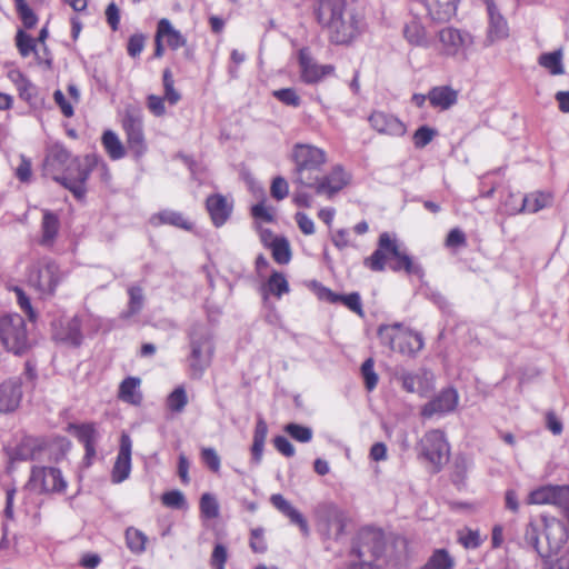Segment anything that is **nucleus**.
Segmentation results:
<instances>
[{
	"instance_id": "f03ea898",
	"label": "nucleus",
	"mask_w": 569,
	"mask_h": 569,
	"mask_svg": "<svg viewBox=\"0 0 569 569\" xmlns=\"http://www.w3.org/2000/svg\"><path fill=\"white\" fill-rule=\"evenodd\" d=\"M187 365L189 377L199 380L211 366L216 353V341L212 329L204 323H193L187 331Z\"/></svg>"
},
{
	"instance_id": "7c9ffc66",
	"label": "nucleus",
	"mask_w": 569,
	"mask_h": 569,
	"mask_svg": "<svg viewBox=\"0 0 569 569\" xmlns=\"http://www.w3.org/2000/svg\"><path fill=\"white\" fill-rule=\"evenodd\" d=\"M16 44L19 50V53L22 57L26 58L33 52L36 54V58H37L39 64L43 66L47 69L51 68L52 58L44 57L43 54H41L40 49H38L36 39H33L31 36H29L24 31L19 30L17 32Z\"/></svg>"
},
{
	"instance_id": "393cba45",
	"label": "nucleus",
	"mask_w": 569,
	"mask_h": 569,
	"mask_svg": "<svg viewBox=\"0 0 569 569\" xmlns=\"http://www.w3.org/2000/svg\"><path fill=\"white\" fill-rule=\"evenodd\" d=\"M488 11V31H487V43L492 44L496 41L503 40L509 36V27L506 19L498 11L492 0H486Z\"/></svg>"
},
{
	"instance_id": "c9c22d12",
	"label": "nucleus",
	"mask_w": 569,
	"mask_h": 569,
	"mask_svg": "<svg viewBox=\"0 0 569 569\" xmlns=\"http://www.w3.org/2000/svg\"><path fill=\"white\" fill-rule=\"evenodd\" d=\"M405 328L402 323L381 325L378 328V337L381 343L391 351H396L399 340H403Z\"/></svg>"
},
{
	"instance_id": "1a4fd4ad",
	"label": "nucleus",
	"mask_w": 569,
	"mask_h": 569,
	"mask_svg": "<svg viewBox=\"0 0 569 569\" xmlns=\"http://www.w3.org/2000/svg\"><path fill=\"white\" fill-rule=\"evenodd\" d=\"M387 550V539L382 529L366 527L355 538L350 555L358 559L380 560Z\"/></svg>"
},
{
	"instance_id": "09e8293b",
	"label": "nucleus",
	"mask_w": 569,
	"mask_h": 569,
	"mask_svg": "<svg viewBox=\"0 0 569 569\" xmlns=\"http://www.w3.org/2000/svg\"><path fill=\"white\" fill-rule=\"evenodd\" d=\"M10 78L14 82L21 99L28 103H32L31 100L36 94V87L19 71L11 72Z\"/></svg>"
},
{
	"instance_id": "a19ab883",
	"label": "nucleus",
	"mask_w": 569,
	"mask_h": 569,
	"mask_svg": "<svg viewBox=\"0 0 569 569\" xmlns=\"http://www.w3.org/2000/svg\"><path fill=\"white\" fill-rule=\"evenodd\" d=\"M549 503L560 507L569 523V486L549 485Z\"/></svg>"
},
{
	"instance_id": "680f3d73",
	"label": "nucleus",
	"mask_w": 569,
	"mask_h": 569,
	"mask_svg": "<svg viewBox=\"0 0 569 569\" xmlns=\"http://www.w3.org/2000/svg\"><path fill=\"white\" fill-rule=\"evenodd\" d=\"M228 550L222 543H216L210 557V566L212 569H226L228 561Z\"/></svg>"
},
{
	"instance_id": "2eb2a0df",
	"label": "nucleus",
	"mask_w": 569,
	"mask_h": 569,
	"mask_svg": "<svg viewBox=\"0 0 569 569\" xmlns=\"http://www.w3.org/2000/svg\"><path fill=\"white\" fill-rule=\"evenodd\" d=\"M74 157L62 143L56 142L51 144L48 147L43 160V176L54 181Z\"/></svg>"
},
{
	"instance_id": "2f4dec72",
	"label": "nucleus",
	"mask_w": 569,
	"mask_h": 569,
	"mask_svg": "<svg viewBox=\"0 0 569 569\" xmlns=\"http://www.w3.org/2000/svg\"><path fill=\"white\" fill-rule=\"evenodd\" d=\"M403 37L409 44L421 48H428L432 41L431 36L417 18H412L406 23L403 28Z\"/></svg>"
},
{
	"instance_id": "79ce46f5",
	"label": "nucleus",
	"mask_w": 569,
	"mask_h": 569,
	"mask_svg": "<svg viewBox=\"0 0 569 569\" xmlns=\"http://www.w3.org/2000/svg\"><path fill=\"white\" fill-rule=\"evenodd\" d=\"M101 140L106 152L112 160H119L126 156L122 142L112 130H106Z\"/></svg>"
},
{
	"instance_id": "0e129e2a",
	"label": "nucleus",
	"mask_w": 569,
	"mask_h": 569,
	"mask_svg": "<svg viewBox=\"0 0 569 569\" xmlns=\"http://www.w3.org/2000/svg\"><path fill=\"white\" fill-rule=\"evenodd\" d=\"M445 244L449 249H459L467 246V238L460 228H453L447 234Z\"/></svg>"
},
{
	"instance_id": "5701e85b",
	"label": "nucleus",
	"mask_w": 569,
	"mask_h": 569,
	"mask_svg": "<svg viewBox=\"0 0 569 569\" xmlns=\"http://www.w3.org/2000/svg\"><path fill=\"white\" fill-rule=\"evenodd\" d=\"M368 120L371 127L379 133L399 137L406 132L402 121L386 110H375Z\"/></svg>"
},
{
	"instance_id": "4c0bfd02",
	"label": "nucleus",
	"mask_w": 569,
	"mask_h": 569,
	"mask_svg": "<svg viewBox=\"0 0 569 569\" xmlns=\"http://www.w3.org/2000/svg\"><path fill=\"white\" fill-rule=\"evenodd\" d=\"M538 63L551 76H561L565 73L562 49L540 54L538 58Z\"/></svg>"
},
{
	"instance_id": "49530a36",
	"label": "nucleus",
	"mask_w": 569,
	"mask_h": 569,
	"mask_svg": "<svg viewBox=\"0 0 569 569\" xmlns=\"http://www.w3.org/2000/svg\"><path fill=\"white\" fill-rule=\"evenodd\" d=\"M458 542L467 550L479 548L486 540V536H481L478 529L463 528L458 531Z\"/></svg>"
},
{
	"instance_id": "3c124183",
	"label": "nucleus",
	"mask_w": 569,
	"mask_h": 569,
	"mask_svg": "<svg viewBox=\"0 0 569 569\" xmlns=\"http://www.w3.org/2000/svg\"><path fill=\"white\" fill-rule=\"evenodd\" d=\"M139 110L140 109H126L122 117V127L126 134L143 130L142 117Z\"/></svg>"
},
{
	"instance_id": "423d86ee",
	"label": "nucleus",
	"mask_w": 569,
	"mask_h": 569,
	"mask_svg": "<svg viewBox=\"0 0 569 569\" xmlns=\"http://www.w3.org/2000/svg\"><path fill=\"white\" fill-rule=\"evenodd\" d=\"M54 450L56 443L44 437L23 436L13 446L9 445L4 447L9 463L8 470H12L13 465L21 461H59L60 456L56 455V457L52 458Z\"/></svg>"
},
{
	"instance_id": "052dcab7",
	"label": "nucleus",
	"mask_w": 569,
	"mask_h": 569,
	"mask_svg": "<svg viewBox=\"0 0 569 569\" xmlns=\"http://www.w3.org/2000/svg\"><path fill=\"white\" fill-rule=\"evenodd\" d=\"M339 302L346 306L349 310L353 311L360 317L365 316L361 297L359 292H350L348 295H338Z\"/></svg>"
},
{
	"instance_id": "c03bdc74",
	"label": "nucleus",
	"mask_w": 569,
	"mask_h": 569,
	"mask_svg": "<svg viewBox=\"0 0 569 569\" xmlns=\"http://www.w3.org/2000/svg\"><path fill=\"white\" fill-rule=\"evenodd\" d=\"M455 559L447 549L440 548L433 550L422 569H453Z\"/></svg>"
},
{
	"instance_id": "6e6552de",
	"label": "nucleus",
	"mask_w": 569,
	"mask_h": 569,
	"mask_svg": "<svg viewBox=\"0 0 569 569\" xmlns=\"http://www.w3.org/2000/svg\"><path fill=\"white\" fill-rule=\"evenodd\" d=\"M540 529L537 523L530 521L525 529L523 540L528 547H531L541 558H549L557 553L568 539L567 528L560 521L547 523L545 527V537L548 549L540 546Z\"/></svg>"
},
{
	"instance_id": "a211bd4d",
	"label": "nucleus",
	"mask_w": 569,
	"mask_h": 569,
	"mask_svg": "<svg viewBox=\"0 0 569 569\" xmlns=\"http://www.w3.org/2000/svg\"><path fill=\"white\" fill-rule=\"evenodd\" d=\"M69 430L84 448V460L87 465H91L97 455L96 445L100 439V433L97 430L94 422L71 423Z\"/></svg>"
},
{
	"instance_id": "4be33fe9",
	"label": "nucleus",
	"mask_w": 569,
	"mask_h": 569,
	"mask_svg": "<svg viewBox=\"0 0 569 569\" xmlns=\"http://www.w3.org/2000/svg\"><path fill=\"white\" fill-rule=\"evenodd\" d=\"M323 521L326 528L323 535L328 539L338 540L345 535L347 526V515L338 506L329 503L325 507Z\"/></svg>"
},
{
	"instance_id": "0eeeda50",
	"label": "nucleus",
	"mask_w": 569,
	"mask_h": 569,
	"mask_svg": "<svg viewBox=\"0 0 569 569\" xmlns=\"http://www.w3.org/2000/svg\"><path fill=\"white\" fill-rule=\"evenodd\" d=\"M96 163L97 154L94 153L76 156L54 182L69 190L78 201H82L88 192L87 181L94 171Z\"/></svg>"
},
{
	"instance_id": "e2e57ef3",
	"label": "nucleus",
	"mask_w": 569,
	"mask_h": 569,
	"mask_svg": "<svg viewBox=\"0 0 569 569\" xmlns=\"http://www.w3.org/2000/svg\"><path fill=\"white\" fill-rule=\"evenodd\" d=\"M270 193L277 201H281L287 198L289 193V184L287 180L281 176L273 178L270 187Z\"/></svg>"
},
{
	"instance_id": "603ef678",
	"label": "nucleus",
	"mask_w": 569,
	"mask_h": 569,
	"mask_svg": "<svg viewBox=\"0 0 569 569\" xmlns=\"http://www.w3.org/2000/svg\"><path fill=\"white\" fill-rule=\"evenodd\" d=\"M188 403L186 389L182 386L177 387L167 397V408L172 412H181Z\"/></svg>"
},
{
	"instance_id": "58836bf2",
	"label": "nucleus",
	"mask_w": 569,
	"mask_h": 569,
	"mask_svg": "<svg viewBox=\"0 0 569 569\" xmlns=\"http://www.w3.org/2000/svg\"><path fill=\"white\" fill-rule=\"evenodd\" d=\"M289 290V283L286 277L278 271H273L268 281L262 286V293L264 298H267L268 295L281 298L284 293H288Z\"/></svg>"
},
{
	"instance_id": "338daca9",
	"label": "nucleus",
	"mask_w": 569,
	"mask_h": 569,
	"mask_svg": "<svg viewBox=\"0 0 569 569\" xmlns=\"http://www.w3.org/2000/svg\"><path fill=\"white\" fill-rule=\"evenodd\" d=\"M32 167L31 161L26 156H20V163L16 169V177L22 183H28L31 180Z\"/></svg>"
},
{
	"instance_id": "bb28decb",
	"label": "nucleus",
	"mask_w": 569,
	"mask_h": 569,
	"mask_svg": "<svg viewBox=\"0 0 569 569\" xmlns=\"http://www.w3.org/2000/svg\"><path fill=\"white\" fill-rule=\"evenodd\" d=\"M153 227L171 226L184 231H192L194 223L182 212L172 209H162L150 217Z\"/></svg>"
},
{
	"instance_id": "f8f14e48",
	"label": "nucleus",
	"mask_w": 569,
	"mask_h": 569,
	"mask_svg": "<svg viewBox=\"0 0 569 569\" xmlns=\"http://www.w3.org/2000/svg\"><path fill=\"white\" fill-rule=\"evenodd\" d=\"M29 485L39 489L41 493H62L67 489V481L61 470L56 467L33 466Z\"/></svg>"
},
{
	"instance_id": "6e6d98bb",
	"label": "nucleus",
	"mask_w": 569,
	"mask_h": 569,
	"mask_svg": "<svg viewBox=\"0 0 569 569\" xmlns=\"http://www.w3.org/2000/svg\"><path fill=\"white\" fill-rule=\"evenodd\" d=\"M438 134V131L429 126H420L412 136V142L415 148L422 149L428 146L433 138Z\"/></svg>"
},
{
	"instance_id": "cd10ccee",
	"label": "nucleus",
	"mask_w": 569,
	"mask_h": 569,
	"mask_svg": "<svg viewBox=\"0 0 569 569\" xmlns=\"http://www.w3.org/2000/svg\"><path fill=\"white\" fill-rule=\"evenodd\" d=\"M270 502L279 512L286 516L292 525L298 526L303 536L309 535L310 529L307 519L281 493H273L270 497Z\"/></svg>"
},
{
	"instance_id": "f3484780",
	"label": "nucleus",
	"mask_w": 569,
	"mask_h": 569,
	"mask_svg": "<svg viewBox=\"0 0 569 569\" xmlns=\"http://www.w3.org/2000/svg\"><path fill=\"white\" fill-rule=\"evenodd\" d=\"M204 204L212 224L216 228H221L231 218L234 201L232 197L212 193L207 197Z\"/></svg>"
},
{
	"instance_id": "aec40b11",
	"label": "nucleus",
	"mask_w": 569,
	"mask_h": 569,
	"mask_svg": "<svg viewBox=\"0 0 569 569\" xmlns=\"http://www.w3.org/2000/svg\"><path fill=\"white\" fill-rule=\"evenodd\" d=\"M22 380L13 377L0 383V412L10 413L16 411L22 400Z\"/></svg>"
},
{
	"instance_id": "7ed1b4c3",
	"label": "nucleus",
	"mask_w": 569,
	"mask_h": 569,
	"mask_svg": "<svg viewBox=\"0 0 569 569\" xmlns=\"http://www.w3.org/2000/svg\"><path fill=\"white\" fill-rule=\"evenodd\" d=\"M388 256L395 259V262L390 264L392 271H405L407 274L419 278L425 276L421 264L415 262L408 253L401 251L396 239H391L388 232H382L379 236L377 249L363 260V266L372 271L381 272L386 269Z\"/></svg>"
},
{
	"instance_id": "e433bc0d",
	"label": "nucleus",
	"mask_w": 569,
	"mask_h": 569,
	"mask_svg": "<svg viewBox=\"0 0 569 569\" xmlns=\"http://www.w3.org/2000/svg\"><path fill=\"white\" fill-rule=\"evenodd\" d=\"M158 38L164 39L168 46L177 50L186 44V39L180 31L174 29L171 22L163 18L158 22L157 27Z\"/></svg>"
},
{
	"instance_id": "39448f33",
	"label": "nucleus",
	"mask_w": 569,
	"mask_h": 569,
	"mask_svg": "<svg viewBox=\"0 0 569 569\" xmlns=\"http://www.w3.org/2000/svg\"><path fill=\"white\" fill-rule=\"evenodd\" d=\"M0 343L7 352L19 357L31 350L34 339L21 315L10 312L0 316Z\"/></svg>"
},
{
	"instance_id": "473e14b6",
	"label": "nucleus",
	"mask_w": 569,
	"mask_h": 569,
	"mask_svg": "<svg viewBox=\"0 0 569 569\" xmlns=\"http://www.w3.org/2000/svg\"><path fill=\"white\" fill-rule=\"evenodd\" d=\"M267 435L268 425L263 417L259 415L256 421L251 446V461L254 465H260L262 461Z\"/></svg>"
},
{
	"instance_id": "20e7f679",
	"label": "nucleus",
	"mask_w": 569,
	"mask_h": 569,
	"mask_svg": "<svg viewBox=\"0 0 569 569\" xmlns=\"http://www.w3.org/2000/svg\"><path fill=\"white\" fill-rule=\"evenodd\" d=\"M291 160L295 163L293 183L309 188L316 182V178L322 173L327 162V153L323 149L309 143H296L292 147Z\"/></svg>"
},
{
	"instance_id": "dca6fc26",
	"label": "nucleus",
	"mask_w": 569,
	"mask_h": 569,
	"mask_svg": "<svg viewBox=\"0 0 569 569\" xmlns=\"http://www.w3.org/2000/svg\"><path fill=\"white\" fill-rule=\"evenodd\" d=\"M349 182V176L341 166H335L328 174L320 173L316 178V182L311 183L310 189H313L318 196L333 197L342 190Z\"/></svg>"
},
{
	"instance_id": "412c9836",
	"label": "nucleus",
	"mask_w": 569,
	"mask_h": 569,
	"mask_svg": "<svg viewBox=\"0 0 569 569\" xmlns=\"http://www.w3.org/2000/svg\"><path fill=\"white\" fill-rule=\"evenodd\" d=\"M300 77L306 83H315L333 72L331 64L320 66L313 61L308 49L299 50Z\"/></svg>"
},
{
	"instance_id": "ea45409f",
	"label": "nucleus",
	"mask_w": 569,
	"mask_h": 569,
	"mask_svg": "<svg viewBox=\"0 0 569 569\" xmlns=\"http://www.w3.org/2000/svg\"><path fill=\"white\" fill-rule=\"evenodd\" d=\"M403 337V340H399L396 352L411 356L423 348V339L420 333L405 329Z\"/></svg>"
},
{
	"instance_id": "f257e3e1",
	"label": "nucleus",
	"mask_w": 569,
	"mask_h": 569,
	"mask_svg": "<svg viewBox=\"0 0 569 569\" xmlns=\"http://www.w3.org/2000/svg\"><path fill=\"white\" fill-rule=\"evenodd\" d=\"M318 22L328 30L337 44L352 41L362 30V17L347 6L346 0H318L315 9Z\"/></svg>"
},
{
	"instance_id": "b1692460",
	"label": "nucleus",
	"mask_w": 569,
	"mask_h": 569,
	"mask_svg": "<svg viewBox=\"0 0 569 569\" xmlns=\"http://www.w3.org/2000/svg\"><path fill=\"white\" fill-rule=\"evenodd\" d=\"M458 399L459 397L456 389H443L423 407L422 416L431 417L436 413H449L456 409L458 405Z\"/></svg>"
},
{
	"instance_id": "ddd939ff",
	"label": "nucleus",
	"mask_w": 569,
	"mask_h": 569,
	"mask_svg": "<svg viewBox=\"0 0 569 569\" xmlns=\"http://www.w3.org/2000/svg\"><path fill=\"white\" fill-rule=\"evenodd\" d=\"M82 322V316L80 315L59 319L53 323V339L68 347L79 348L84 339Z\"/></svg>"
},
{
	"instance_id": "774afa93",
	"label": "nucleus",
	"mask_w": 569,
	"mask_h": 569,
	"mask_svg": "<svg viewBox=\"0 0 569 569\" xmlns=\"http://www.w3.org/2000/svg\"><path fill=\"white\" fill-rule=\"evenodd\" d=\"M273 446L281 455L291 458L296 455L293 445L284 436H276L272 439Z\"/></svg>"
},
{
	"instance_id": "f704fd0d",
	"label": "nucleus",
	"mask_w": 569,
	"mask_h": 569,
	"mask_svg": "<svg viewBox=\"0 0 569 569\" xmlns=\"http://www.w3.org/2000/svg\"><path fill=\"white\" fill-rule=\"evenodd\" d=\"M551 196L543 192H532L522 197L521 206L512 213H536L548 207L551 202Z\"/></svg>"
},
{
	"instance_id": "4d7b16f0",
	"label": "nucleus",
	"mask_w": 569,
	"mask_h": 569,
	"mask_svg": "<svg viewBox=\"0 0 569 569\" xmlns=\"http://www.w3.org/2000/svg\"><path fill=\"white\" fill-rule=\"evenodd\" d=\"M361 375L365 381V387L368 391H372L378 385V375L375 371V361L368 358L361 365Z\"/></svg>"
},
{
	"instance_id": "a878e982",
	"label": "nucleus",
	"mask_w": 569,
	"mask_h": 569,
	"mask_svg": "<svg viewBox=\"0 0 569 569\" xmlns=\"http://www.w3.org/2000/svg\"><path fill=\"white\" fill-rule=\"evenodd\" d=\"M427 98L433 107H451L457 102L458 92L449 86H440L432 88L428 96L413 94L412 101L416 106L421 107Z\"/></svg>"
},
{
	"instance_id": "c85d7f7f",
	"label": "nucleus",
	"mask_w": 569,
	"mask_h": 569,
	"mask_svg": "<svg viewBox=\"0 0 569 569\" xmlns=\"http://www.w3.org/2000/svg\"><path fill=\"white\" fill-rule=\"evenodd\" d=\"M435 21H448L456 16L459 0H420Z\"/></svg>"
},
{
	"instance_id": "13d9d810",
	"label": "nucleus",
	"mask_w": 569,
	"mask_h": 569,
	"mask_svg": "<svg viewBox=\"0 0 569 569\" xmlns=\"http://www.w3.org/2000/svg\"><path fill=\"white\" fill-rule=\"evenodd\" d=\"M469 465L470 463H469L468 459L463 456H458L455 459L453 470L451 473V480H452L453 485L460 486V485L465 483V480L467 478V473L469 470Z\"/></svg>"
},
{
	"instance_id": "de8ad7c7",
	"label": "nucleus",
	"mask_w": 569,
	"mask_h": 569,
	"mask_svg": "<svg viewBox=\"0 0 569 569\" xmlns=\"http://www.w3.org/2000/svg\"><path fill=\"white\" fill-rule=\"evenodd\" d=\"M127 146L129 151L132 153L136 161L141 160V158L147 153L148 146L144 139V133L142 131H133L132 133L126 134Z\"/></svg>"
},
{
	"instance_id": "72a5a7b5",
	"label": "nucleus",
	"mask_w": 569,
	"mask_h": 569,
	"mask_svg": "<svg viewBox=\"0 0 569 569\" xmlns=\"http://www.w3.org/2000/svg\"><path fill=\"white\" fill-rule=\"evenodd\" d=\"M140 383V378L127 377L119 386L118 398L123 402L139 406L142 402V393L139 390Z\"/></svg>"
},
{
	"instance_id": "864d4df0",
	"label": "nucleus",
	"mask_w": 569,
	"mask_h": 569,
	"mask_svg": "<svg viewBox=\"0 0 569 569\" xmlns=\"http://www.w3.org/2000/svg\"><path fill=\"white\" fill-rule=\"evenodd\" d=\"M284 432L288 433L293 440L307 443L310 442L313 436V431L310 427L302 426L296 422L287 423L283 428Z\"/></svg>"
},
{
	"instance_id": "5fc2aeb1",
	"label": "nucleus",
	"mask_w": 569,
	"mask_h": 569,
	"mask_svg": "<svg viewBox=\"0 0 569 569\" xmlns=\"http://www.w3.org/2000/svg\"><path fill=\"white\" fill-rule=\"evenodd\" d=\"M200 512L206 519H214L219 516V503L213 495L206 492L201 496Z\"/></svg>"
},
{
	"instance_id": "bf43d9fd",
	"label": "nucleus",
	"mask_w": 569,
	"mask_h": 569,
	"mask_svg": "<svg viewBox=\"0 0 569 569\" xmlns=\"http://www.w3.org/2000/svg\"><path fill=\"white\" fill-rule=\"evenodd\" d=\"M162 503L172 509L181 510L187 508V500L180 490H170L162 495Z\"/></svg>"
},
{
	"instance_id": "9b49d317",
	"label": "nucleus",
	"mask_w": 569,
	"mask_h": 569,
	"mask_svg": "<svg viewBox=\"0 0 569 569\" xmlns=\"http://www.w3.org/2000/svg\"><path fill=\"white\" fill-rule=\"evenodd\" d=\"M63 279L64 273L52 259L42 260L29 276V282L43 296L54 295Z\"/></svg>"
},
{
	"instance_id": "6ab92c4d",
	"label": "nucleus",
	"mask_w": 569,
	"mask_h": 569,
	"mask_svg": "<svg viewBox=\"0 0 569 569\" xmlns=\"http://www.w3.org/2000/svg\"><path fill=\"white\" fill-rule=\"evenodd\" d=\"M131 451L132 440L130 436L123 432L120 437L119 452L111 470V481L121 483L127 480L131 472Z\"/></svg>"
},
{
	"instance_id": "c756f323",
	"label": "nucleus",
	"mask_w": 569,
	"mask_h": 569,
	"mask_svg": "<svg viewBox=\"0 0 569 569\" xmlns=\"http://www.w3.org/2000/svg\"><path fill=\"white\" fill-rule=\"evenodd\" d=\"M59 230V216L49 209H44L42 211L41 238L39 240V244L47 248L52 247L58 237Z\"/></svg>"
},
{
	"instance_id": "69168bd1",
	"label": "nucleus",
	"mask_w": 569,
	"mask_h": 569,
	"mask_svg": "<svg viewBox=\"0 0 569 569\" xmlns=\"http://www.w3.org/2000/svg\"><path fill=\"white\" fill-rule=\"evenodd\" d=\"M201 459L211 471L218 472L220 470L221 460L213 448H203Z\"/></svg>"
},
{
	"instance_id": "a18cd8bd",
	"label": "nucleus",
	"mask_w": 569,
	"mask_h": 569,
	"mask_svg": "<svg viewBox=\"0 0 569 569\" xmlns=\"http://www.w3.org/2000/svg\"><path fill=\"white\" fill-rule=\"evenodd\" d=\"M273 260L279 264H287L291 260L290 243L284 237H276L269 244Z\"/></svg>"
},
{
	"instance_id": "9d476101",
	"label": "nucleus",
	"mask_w": 569,
	"mask_h": 569,
	"mask_svg": "<svg viewBox=\"0 0 569 569\" xmlns=\"http://www.w3.org/2000/svg\"><path fill=\"white\" fill-rule=\"evenodd\" d=\"M421 456L432 465V471L439 472L448 460L449 443L440 429L427 431L419 442Z\"/></svg>"
},
{
	"instance_id": "4468645a",
	"label": "nucleus",
	"mask_w": 569,
	"mask_h": 569,
	"mask_svg": "<svg viewBox=\"0 0 569 569\" xmlns=\"http://www.w3.org/2000/svg\"><path fill=\"white\" fill-rule=\"evenodd\" d=\"M441 51L446 56H465L467 50L472 46L473 39L470 33L446 27L438 33Z\"/></svg>"
},
{
	"instance_id": "8fccbe9b",
	"label": "nucleus",
	"mask_w": 569,
	"mask_h": 569,
	"mask_svg": "<svg viewBox=\"0 0 569 569\" xmlns=\"http://www.w3.org/2000/svg\"><path fill=\"white\" fill-rule=\"evenodd\" d=\"M126 542L131 552L142 553L146 550L147 536L139 529L130 527L126 530Z\"/></svg>"
},
{
	"instance_id": "37998d69",
	"label": "nucleus",
	"mask_w": 569,
	"mask_h": 569,
	"mask_svg": "<svg viewBox=\"0 0 569 569\" xmlns=\"http://www.w3.org/2000/svg\"><path fill=\"white\" fill-rule=\"evenodd\" d=\"M129 302L127 310L120 313V318L123 320L139 313L143 308V291L139 286H131L128 289Z\"/></svg>"
}]
</instances>
